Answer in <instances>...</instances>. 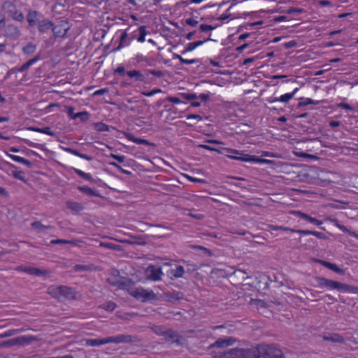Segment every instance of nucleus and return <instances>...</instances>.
Listing matches in <instances>:
<instances>
[{"label":"nucleus","instance_id":"1","mask_svg":"<svg viewBox=\"0 0 358 358\" xmlns=\"http://www.w3.org/2000/svg\"><path fill=\"white\" fill-rule=\"evenodd\" d=\"M131 341V337L124 335H118L116 336H109L101 339H87L85 341V345L87 346L94 347L108 343H122Z\"/></svg>","mask_w":358,"mask_h":358},{"label":"nucleus","instance_id":"2","mask_svg":"<svg viewBox=\"0 0 358 358\" xmlns=\"http://www.w3.org/2000/svg\"><path fill=\"white\" fill-rule=\"evenodd\" d=\"M48 293L53 298L61 301L75 298L73 290L66 286H50L48 289Z\"/></svg>","mask_w":358,"mask_h":358},{"label":"nucleus","instance_id":"3","mask_svg":"<svg viewBox=\"0 0 358 358\" xmlns=\"http://www.w3.org/2000/svg\"><path fill=\"white\" fill-rule=\"evenodd\" d=\"M315 281L317 282V287L320 288L327 287L329 290L336 289L339 291H347L349 289V286L346 284L324 278L317 277L315 278Z\"/></svg>","mask_w":358,"mask_h":358},{"label":"nucleus","instance_id":"4","mask_svg":"<svg viewBox=\"0 0 358 358\" xmlns=\"http://www.w3.org/2000/svg\"><path fill=\"white\" fill-rule=\"evenodd\" d=\"M259 354L265 358H282V351L276 346L272 345L262 344L257 345Z\"/></svg>","mask_w":358,"mask_h":358},{"label":"nucleus","instance_id":"5","mask_svg":"<svg viewBox=\"0 0 358 358\" xmlns=\"http://www.w3.org/2000/svg\"><path fill=\"white\" fill-rule=\"evenodd\" d=\"M130 294L134 298L142 301L156 300L157 299V295L152 291H149L143 288H136L131 291Z\"/></svg>","mask_w":358,"mask_h":358},{"label":"nucleus","instance_id":"6","mask_svg":"<svg viewBox=\"0 0 358 358\" xmlns=\"http://www.w3.org/2000/svg\"><path fill=\"white\" fill-rule=\"evenodd\" d=\"M229 159L243 162H255L263 164H274L275 162L270 159H262L253 155H245L243 157L229 156Z\"/></svg>","mask_w":358,"mask_h":358},{"label":"nucleus","instance_id":"7","mask_svg":"<svg viewBox=\"0 0 358 358\" xmlns=\"http://www.w3.org/2000/svg\"><path fill=\"white\" fill-rule=\"evenodd\" d=\"M234 354L236 357H243L244 358H259L261 354H259L257 346L254 349H233L229 352Z\"/></svg>","mask_w":358,"mask_h":358},{"label":"nucleus","instance_id":"8","mask_svg":"<svg viewBox=\"0 0 358 358\" xmlns=\"http://www.w3.org/2000/svg\"><path fill=\"white\" fill-rule=\"evenodd\" d=\"M145 275L151 280L157 281L161 280L163 272L160 267L150 265L145 270Z\"/></svg>","mask_w":358,"mask_h":358},{"label":"nucleus","instance_id":"9","mask_svg":"<svg viewBox=\"0 0 358 358\" xmlns=\"http://www.w3.org/2000/svg\"><path fill=\"white\" fill-rule=\"evenodd\" d=\"M69 29L70 26L69 23L66 21H62L52 27V31L55 36L62 37L66 34Z\"/></svg>","mask_w":358,"mask_h":358},{"label":"nucleus","instance_id":"10","mask_svg":"<svg viewBox=\"0 0 358 358\" xmlns=\"http://www.w3.org/2000/svg\"><path fill=\"white\" fill-rule=\"evenodd\" d=\"M235 343V339L231 337H226L218 339L212 345L213 347L226 348L232 345Z\"/></svg>","mask_w":358,"mask_h":358},{"label":"nucleus","instance_id":"11","mask_svg":"<svg viewBox=\"0 0 358 358\" xmlns=\"http://www.w3.org/2000/svg\"><path fill=\"white\" fill-rule=\"evenodd\" d=\"M185 273V269L182 266H176L167 271V275L171 278H181Z\"/></svg>","mask_w":358,"mask_h":358},{"label":"nucleus","instance_id":"12","mask_svg":"<svg viewBox=\"0 0 358 358\" xmlns=\"http://www.w3.org/2000/svg\"><path fill=\"white\" fill-rule=\"evenodd\" d=\"M17 270L24 271L30 275H37V276L43 275L46 273L45 271H42V270H40V269L34 268V267H29V266H19L17 268Z\"/></svg>","mask_w":358,"mask_h":358},{"label":"nucleus","instance_id":"13","mask_svg":"<svg viewBox=\"0 0 358 358\" xmlns=\"http://www.w3.org/2000/svg\"><path fill=\"white\" fill-rule=\"evenodd\" d=\"M294 214L297 215L301 218L306 220L315 225L320 226L322 224V221L318 220L316 218L312 217L309 216L308 215L305 214L303 213H301L299 211H295V212H294Z\"/></svg>","mask_w":358,"mask_h":358},{"label":"nucleus","instance_id":"14","mask_svg":"<svg viewBox=\"0 0 358 358\" xmlns=\"http://www.w3.org/2000/svg\"><path fill=\"white\" fill-rule=\"evenodd\" d=\"M53 24L48 20H43L38 23V29L41 32H45L50 29H52Z\"/></svg>","mask_w":358,"mask_h":358},{"label":"nucleus","instance_id":"15","mask_svg":"<svg viewBox=\"0 0 358 358\" xmlns=\"http://www.w3.org/2000/svg\"><path fill=\"white\" fill-rule=\"evenodd\" d=\"M125 136H126L127 139H128L129 141H131V142L135 143L136 144H138V145H150V143L147 140L136 138V137H135L131 134H127L125 135Z\"/></svg>","mask_w":358,"mask_h":358},{"label":"nucleus","instance_id":"16","mask_svg":"<svg viewBox=\"0 0 358 358\" xmlns=\"http://www.w3.org/2000/svg\"><path fill=\"white\" fill-rule=\"evenodd\" d=\"M203 43V41H199L194 42V43H189L186 45L185 49L183 51H182L181 53H182V55H185L187 52H192L194 50H195L197 47L201 45Z\"/></svg>","mask_w":358,"mask_h":358},{"label":"nucleus","instance_id":"17","mask_svg":"<svg viewBox=\"0 0 358 358\" xmlns=\"http://www.w3.org/2000/svg\"><path fill=\"white\" fill-rule=\"evenodd\" d=\"M317 262L324 266L326 268H328L329 269H331V271L336 272V273H341V269L337 266V265L330 263L329 262H326L324 260H317Z\"/></svg>","mask_w":358,"mask_h":358},{"label":"nucleus","instance_id":"18","mask_svg":"<svg viewBox=\"0 0 358 358\" xmlns=\"http://www.w3.org/2000/svg\"><path fill=\"white\" fill-rule=\"evenodd\" d=\"M292 99H293V94L286 93L279 97L275 98L273 100L270 101V102L280 101L282 103H288Z\"/></svg>","mask_w":358,"mask_h":358},{"label":"nucleus","instance_id":"19","mask_svg":"<svg viewBox=\"0 0 358 358\" xmlns=\"http://www.w3.org/2000/svg\"><path fill=\"white\" fill-rule=\"evenodd\" d=\"M223 150L225 151L227 153L231 154V155H227V157L228 158L229 156H234V157H243L245 155H248V154H244L243 151H240L238 150L229 148H223Z\"/></svg>","mask_w":358,"mask_h":358},{"label":"nucleus","instance_id":"20","mask_svg":"<svg viewBox=\"0 0 358 358\" xmlns=\"http://www.w3.org/2000/svg\"><path fill=\"white\" fill-rule=\"evenodd\" d=\"M27 21L30 26H34L38 21V13L34 10L29 11L27 15Z\"/></svg>","mask_w":358,"mask_h":358},{"label":"nucleus","instance_id":"21","mask_svg":"<svg viewBox=\"0 0 358 358\" xmlns=\"http://www.w3.org/2000/svg\"><path fill=\"white\" fill-rule=\"evenodd\" d=\"M127 74L130 78H134L137 81H143L145 80V76L139 71H127Z\"/></svg>","mask_w":358,"mask_h":358},{"label":"nucleus","instance_id":"22","mask_svg":"<svg viewBox=\"0 0 358 358\" xmlns=\"http://www.w3.org/2000/svg\"><path fill=\"white\" fill-rule=\"evenodd\" d=\"M73 170L77 175L82 177L85 180H88V181L93 180V178L90 173H85V172L83 171L82 170L76 169V168H73Z\"/></svg>","mask_w":358,"mask_h":358},{"label":"nucleus","instance_id":"23","mask_svg":"<svg viewBox=\"0 0 358 358\" xmlns=\"http://www.w3.org/2000/svg\"><path fill=\"white\" fill-rule=\"evenodd\" d=\"M39 59V57H35L34 58L30 59L27 62L24 63L19 69V71L23 72L26 71L27 69H29L31 66L34 65L38 60Z\"/></svg>","mask_w":358,"mask_h":358},{"label":"nucleus","instance_id":"24","mask_svg":"<svg viewBox=\"0 0 358 358\" xmlns=\"http://www.w3.org/2000/svg\"><path fill=\"white\" fill-rule=\"evenodd\" d=\"M236 3H232L231 6L224 13H222L218 18L217 20H220V21H222V22H224V21H229V20L230 19L231 17V13H230V10L232 8V7L234 6H235Z\"/></svg>","mask_w":358,"mask_h":358},{"label":"nucleus","instance_id":"25","mask_svg":"<svg viewBox=\"0 0 358 358\" xmlns=\"http://www.w3.org/2000/svg\"><path fill=\"white\" fill-rule=\"evenodd\" d=\"M8 156L10 158H11L13 161H15L16 162L21 163V164H25L27 166H29L31 164V162L29 160H27L20 156L13 155H9Z\"/></svg>","mask_w":358,"mask_h":358},{"label":"nucleus","instance_id":"26","mask_svg":"<svg viewBox=\"0 0 358 358\" xmlns=\"http://www.w3.org/2000/svg\"><path fill=\"white\" fill-rule=\"evenodd\" d=\"M3 9L5 12L10 15L12 13V10H15L16 8L10 1H6L3 5Z\"/></svg>","mask_w":358,"mask_h":358},{"label":"nucleus","instance_id":"27","mask_svg":"<svg viewBox=\"0 0 358 358\" xmlns=\"http://www.w3.org/2000/svg\"><path fill=\"white\" fill-rule=\"evenodd\" d=\"M78 189L80 192H82L87 195H90V196H96L97 195L96 192L94 189H92V188L88 187L87 186L78 187Z\"/></svg>","mask_w":358,"mask_h":358},{"label":"nucleus","instance_id":"28","mask_svg":"<svg viewBox=\"0 0 358 358\" xmlns=\"http://www.w3.org/2000/svg\"><path fill=\"white\" fill-rule=\"evenodd\" d=\"M68 208L71 209L74 211H79L82 209V206L80 203L73 201H68L66 203Z\"/></svg>","mask_w":358,"mask_h":358},{"label":"nucleus","instance_id":"29","mask_svg":"<svg viewBox=\"0 0 358 358\" xmlns=\"http://www.w3.org/2000/svg\"><path fill=\"white\" fill-rule=\"evenodd\" d=\"M94 128L97 131H106L109 130L108 126L102 122L95 123L94 125Z\"/></svg>","mask_w":358,"mask_h":358},{"label":"nucleus","instance_id":"30","mask_svg":"<svg viewBox=\"0 0 358 358\" xmlns=\"http://www.w3.org/2000/svg\"><path fill=\"white\" fill-rule=\"evenodd\" d=\"M140 35L137 38V41L140 43H143L145 41V36L147 34L145 27L141 26L139 28Z\"/></svg>","mask_w":358,"mask_h":358},{"label":"nucleus","instance_id":"31","mask_svg":"<svg viewBox=\"0 0 358 358\" xmlns=\"http://www.w3.org/2000/svg\"><path fill=\"white\" fill-rule=\"evenodd\" d=\"M36 50V47L33 44H28L27 45L23 48V52L26 55H31Z\"/></svg>","mask_w":358,"mask_h":358},{"label":"nucleus","instance_id":"32","mask_svg":"<svg viewBox=\"0 0 358 358\" xmlns=\"http://www.w3.org/2000/svg\"><path fill=\"white\" fill-rule=\"evenodd\" d=\"M324 340L330 341L335 342V343H343L344 342L343 337L340 335H337V334L334 335L330 337H324Z\"/></svg>","mask_w":358,"mask_h":358},{"label":"nucleus","instance_id":"33","mask_svg":"<svg viewBox=\"0 0 358 358\" xmlns=\"http://www.w3.org/2000/svg\"><path fill=\"white\" fill-rule=\"evenodd\" d=\"M116 307V305L114 302L113 301H108L105 303H103V305H101V308L107 311H113L115 310Z\"/></svg>","mask_w":358,"mask_h":358},{"label":"nucleus","instance_id":"34","mask_svg":"<svg viewBox=\"0 0 358 358\" xmlns=\"http://www.w3.org/2000/svg\"><path fill=\"white\" fill-rule=\"evenodd\" d=\"M10 15L15 20L19 22H22L24 19L23 13L17 10H15V12L14 13H11Z\"/></svg>","mask_w":358,"mask_h":358},{"label":"nucleus","instance_id":"35","mask_svg":"<svg viewBox=\"0 0 358 358\" xmlns=\"http://www.w3.org/2000/svg\"><path fill=\"white\" fill-rule=\"evenodd\" d=\"M12 175L14 178L20 180L23 182L26 181V178L23 171H14L12 172Z\"/></svg>","mask_w":358,"mask_h":358},{"label":"nucleus","instance_id":"36","mask_svg":"<svg viewBox=\"0 0 358 358\" xmlns=\"http://www.w3.org/2000/svg\"><path fill=\"white\" fill-rule=\"evenodd\" d=\"M73 108L72 107H69L68 108V113L69 115H72V119H76L77 117H82V116H87V113H76V114H73Z\"/></svg>","mask_w":358,"mask_h":358},{"label":"nucleus","instance_id":"37","mask_svg":"<svg viewBox=\"0 0 358 358\" xmlns=\"http://www.w3.org/2000/svg\"><path fill=\"white\" fill-rule=\"evenodd\" d=\"M31 226H32V227H33L34 229H36V230H37V231H42V230H43V229H49V228H50V226H44V225H43V224H42L41 222H33V223L31 224Z\"/></svg>","mask_w":358,"mask_h":358},{"label":"nucleus","instance_id":"38","mask_svg":"<svg viewBox=\"0 0 358 358\" xmlns=\"http://www.w3.org/2000/svg\"><path fill=\"white\" fill-rule=\"evenodd\" d=\"M261 155L265 157L281 158V155L280 154L271 152L268 151H262Z\"/></svg>","mask_w":358,"mask_h":358},{"label":"nucleus","instance_id":"39","mask_svg":"<svg viewBox=\"0 0 358 358\" xmlns=\"http://www.w3.org/2000/svg\"><path fill=\"white\" fill-rule=\"evenodd\" d=\"M33 131H38L42 134H45L50 136H53L54 134L50 131V129L49 127H45L42 129H32Z\"/></svg>","mask_w":358,"mask_h":358},{"label":"nucleus","instance_id":"40","mask_svg":"<svg viewBox=\"0 0 358 358\" xmlns=\"http://www.w3.org/2000/svg\"><path fill=\"white\" fill-rule=\"evenodd\" d=\"M295 155L296 156H298V157H303V158H310V159H317V157L316 156H315V155L307 154V153H304V152H300V153L295 152Z\"/></svg>","mask_w":358,"mask_h":358},{"label":"nucleus","instance_id":"41","mask_svg":"<svg viewBox=\"0 0 358 358\" xmlns=\"http://www.w3.org/2000/svg\"><path fill=\"white\" fill-rule=\"evenodd\" d=\"M200 29L203 32H207L208 31L214 29V27H212L211 25L202 24L200 25Z\"/></svg>","mask_w":358,"mask_h":358},{"label":"nucleus","instance_id":"42","mask_svg":"<svg viewBox=\"0 0 358 358\" xmlns=\"http://www.w3.org/2000/svg\"><path fill=\"white\" fill-rule=\"evenodd\" d=\"M110 157L115 159H116L120 163H123L125 159V157L122 155H117L115 154H112Z\"/></svg>","mask_w":358,"mask_h":358},{"label":"nucleus","instance_id":"43","mask_svg":"<svg viewBox=\"0 0 358 358\" xmlns=\"http://www.w3.org/2000/svg\"><path fill=\"white\" fill-rule=\"evenodd\" d=\"M199 62L198 59H181V63L185 64H196Z\"/></svg>","mask_w":358,"mask_h":358},{"label":"nucleus","instance_id":"44","mask_svg":"<svg viewBox=\"0 0 358 358\" xmlns=\"http://www.w3.org/2000/svg\"><path fill=\"white\" fill-rule=\"evenodd\" d=\"M337 106L339 108H342L343 109L348 110H350V111L353 110V108L352 106H350V105L345 103H338Z\"/></svg>","mask_w":358,"mask_h":358},{"label":"nucleus","instance_id":"45","mask_svg":"<svg viewBox=\"0 0 358 358\" xmlns=\"http://www.w3.org/2000/svg\"><path fill=\"white\" fill-rule=\"evenodd\" d=\"M184 176L188 180H189L191 182H203V180L202 179L196 178L192 177L187 174H185Z\"/></svg>","mask_w":358,"mask_h":358},{"label":"nucleus","instance_id":"46","mask_svg":"<svg viewBox=\"0 0 358 358\" xmlns=\"http://www.w3.org/2000/svg\"><path fill=\"white\" fill-rule=\"evenodd\" d=\"M160 92H161V90H153L148 92H143V94L145 96L150 97V96H154L155 94H156L157 93Z\"/></svg>","mask_w":358,"mask_h":358},{"label":"nucleus","instance_id":"47","mask_svg":"<svg viewBox=\"0 0 358 358\" xmlns=\"http://www.w3.org/2000/svg\"><path fill=\"white\" fill-rule=\"evenodd\" d=\"M168 100L174 104H180L182 103V101L178 97L170 96L168 98Z\"/></svg>","mask_w":358,"mask_h":358},{"label":"nucleus","instance_id":"48","mask_svg":"<svg viewBox=\"0 0 358 358\" xmlns=\"http://www.w3.org/2000/svg\"><path fill=\"white\" fill-rule=\"evenodd\" d=\"M127 38V34L126 32L122 33L121 35V37H120V45L117 48V49H120L121 46H123V43H125Z\"/></svg>","mask_w":358,"mask_h":358},{"label":"nucleus","instance_id":"49","mask_svg":"<svg viewBox=\"0 0 358 358\" xmlns=\"http://www.w3.org/2000/svg\"><path fill=\"white\" fill-rule=\"evenodd\" d=\"M51 243L53 244H58V243L66 244V243H71V241H67V240H64V239H56V240L51 241Z\"/></svg>","mask_w":358,"mask_h":358},{"label":"nucleus","instance_id":"50","mask_svg":"<svg viewBox=\"0 0 358 358\" xmlns=\"http://www.w3.org/2000/svg\"><path fill=\"white\" fill-rule=\"evenodd\" d=\"M66 151L68 152L69 153H70L71 155H73L75 156H77L78 157H80V156L81 155V153L79 152L78 150H73V149H71V148H66Z\"/></svg>","mask_w":358,"mask_h":358},{"label":"nucleus","instance_id":"51","mask_svg":"<svg viewBox=\"0 0 358 358\" xmlns=\"http://www.w3.org/2000/svg\"><path fill=\"white\" fill-rule=\"evenodd\" d=\"M197 23L198 22L192 18H189L186 20V24L192 27H195L197 24Z\"/></svg>","mask_w":358,"mask_h":358},{"label":"nucleus","instance_id":"52","mask_svg":"<svg viewBox=\"0 0 358 358\" xmlns=\"http://www.w3.org/2000/svg\"><path fill=\"white\" fill-rule=\"evenodd\" d=\"M311 235H313L318 238H324V237H325L324 234H322L321 232L316 231H311Z\"/></svg>","mask_w":358,"mask_h":358},{"label":"nucleus","instance_id":"53","mask_svg":"<svg viewBox=\"0 0 358 358\" xmlns=\"http://www.w3.org/2000/svg\"><path fill=\"white\" fill-rule=\"evenodd\" d=\"M192 119H195V120H197L198 121H200V120H201L202 118L199 115H195V114L188 115L187 116V120H192Z\"/></svg>","mask_w":358,"mask_h":358},{"label":"nucleus","instance_id":"54","mask_svg":"<svg viewBox=\"0 0 358 358\" xmlns=\"http://www.w3.org/2000/svg\"><path fill=\"white\" fill-rule=\"evenodd\" d=\"M317 103L318 101H314L313 99L310 98H306L302 104L306 106L309 104H317Z\"/></svg>","mask_w":358,"mask_h":358},{"label":"nucleus","instance_id":"55","mask_svg":"<svg viewBox=\"0 0 358 358\" xmlns=\"http://www.w3.org/2000/svg\"><path fill=\"white\" fill-rule=\"evenodd\" d=\"M293 232H296L302 235H311V231L310 230H294Z\"/></svg>","mask_w":358,"mask_h":358},{"label":"nucleus","instance_id":"56","mask_svg":"<svg viewBox=\"0 0 358 358\" xmlns=\"http://www.w3.org/2000/svg\"><path fill=\"white\" fill-rule=\"evenodd\" d=\"M124 67L122 66H119L115 70V73H118V74H120V75H123L124 73Z\"/></svg>","mask_w":358,"mask_h":358},{"label":"nucleus","instance_id":"57","mask_svg":"<svg viewBox=\"0 0 358 358\" xmlns=\"http://www.w3.org/2000/svg\"><path fill=\"white\" fill-rule=\"evenodd\" d=\"M153 330L158 335H162L164 334V330L161 327H155Z\"/></svg>","mask_w":358,"mask_h":358},{"label":"nucleus","instance_id":"58","mask_svg":"<svg viewBox=\"0 0 358 358\" xmlns=\"http://www.w3.org/2000/svg\"><path fill=\"white\" fill-rule=\"evenodd\" d=\"M199 99L203 101H207L210 99V96L208 94H201L199 96Z\"/></svg>","mask_w":358,"mask_h":358},{"label":"nucleus","instance_id":"59","mask_svg":"<svg viewBox=\"0 0 358 358\" xmlns=\"http://www.w3.org/2000/svg\"><path fill=\"white\" fill-rule=\"evenodd\" d=\"M287 20V17L285 15L278 16L274 18L275 22H280Z\"/></svg>","mask_w":358,"mask_h":358},{"label":"nucleus","instance_id":"60","mask_svg":"<svg viewBox=\"0 0 358 358\" xmlns=\"http://www.w3.org/2000/svg\"><path fill=\"white\" fill-rule=\"evenodd\" d=\"M182 96L187 100H193L196 96L195 94H182Z\"/></svg>","mask_w":358,"mask_h":358},{"label":"nucleus","instance_id":"61","mask_svg":"<svg viewBox=\"0 0 358 358\" xmlns=\"http://www.w3.org/2000/svg\"><path fill=\"white\" fill-rule=\"evenodd\" d=\"M207 142L209 143H213V144H215V145H223L224 144L223 142L217 141V140H215V139L208 140Z\"/></svg>","mask_w":358,"mask_h":358},{"label":"nucleus","instance_id":"62","mask_svg":"<svg viewBox=\"0 0 358 358\" xmlns=\"http://www.w3.org/2000/svg\"><path fill=\"white\" fill-rule=\"evenodd\" d=\"M201 147L203 148V149H206V150H209V151H213L214 152L215 150V148L210 147V146L207 145H201Z\"/></svg>","mask_w":358,"mask_h":358},{"label":"nucleus","instance_id":"63","mask_svg":"<svg viewBox=\"0 0 358 358\" xmlns=\"http://www.w3.org/2000/svg\"><path fill=\"white\" fill-rule=\"evenodd\" d=\"M80 157L82 158V159H84L85 160H87V161H92V158L90 156H88L87 155L82 154V153H81Z\"/></svg>","mask_w":358,"mask_h":358},{"label":"nucleus","instance_id":"64","mask_svg":"<svg viewBox=\"0 0 358 358\" xmlns=\"http://www.w3.org/2000/svg\"><path fill=\"white\" fill-rule=\"evenodd\" d=\"M319 3H320V5H321L322 6H331V2H330V1H325V0H324V1H320Z\"/></svg>","mask_w":358,"mask_h":358}]
</instances>
